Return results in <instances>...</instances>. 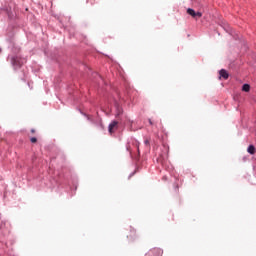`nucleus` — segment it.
<instances>
[{
    "instance_id": "1",
    "label": "nucleus",
    "mask_w": 256,
    "mask_h": 256,
    "mask_svg": "<svg viewBox=\"0 0 256 256\" xmlns=\"http://www.w3.org/2000/svg\"><path fill=\"white\" fill-rule=\"evenodd\" d=\"M162 254L161 248H152L146 253V256H161Z\"/></svg>"
},
{
    "instance_id": "2",
    "label": "nucleus",
    "mask_w": 256,
    "mask_h": 256,
    "mask_svg": "<svg viewBox=\"0 0 256 256\" xmlns=\"http://www.w3.org/2000/svg\"><path fill=\"white\" fill-rule=\"evenodd\" d=\"M187 13L188 15H190L191 17H193L194 19H201V17H203V13L201 12H195V10L188 8L187 9Z\"/></svg>"
},
{
    "instance_id": "3",
    "label": "nucleus",
    "mask_w": 256,
    "mask_h": 256,
    "mask_svg": "<svg viewBox=\"0 0 256 256\" xmlns=\"http://www.w3.org/2000/svg\"><path fill=\"white\" fill-rule=\"evenodd\" d=\"M13 67H21L23 65V61L18 56L12 57L11 59Z\"/></svg>"
},
{
    "instance_id": "4",
    "label": "nucleus",
    "mask_w": 256,
    "mask_h": 256,
    "mask_svg": "<svg viewBox=\"0 0 256 256\" xmlns=\"http://www.w3.org/2000/svg\"><path fill=\"white\" fill-rule=\"evenodd\" d=\"M117 125H119V122L113 121L108 128L109 133H114L117 129Z\"/></svg>"
},
{
    "instance_id": "5",
    "label": "nucleus",
    "mask_w": 256,
    "mask_h": 256,
    "mask_svg": "<svg viewBox=\"0 0 256 256\" xmlns=\"http://www.w3.org/2000/svg\"><path fill=\"white\" fill-rule=\"evenodd\" d=\"M137 237V232L135 229H130V234L127 235V238L130 239V241H133Z\"/></svg>"
},
{
    "instance_id": "6",
    "label": "nucleus",
    "mask_w": 256,
    "mask_h": 256,
    "mask_svg": "<svg viewBox=\"0 0 256 256\" xmlns=\"http://www.w3.org/2000/svg\"><path fill=\"white\" fill-rule=\"evenodd\" d=\"M219 74L223 79H229V73H227L225 69L220 70Z\"/></svg>"
},
{
    "instance_id": "7",
    "label": "nucleus",
    "mask_w": 256,
    "mask_h": 256,
    "mask_svg": "<svg viewBox=\"0 0 256 256\" xmlns=\"http://www.w3.org/2000/svg\"><path fill=\"white\" fill-rule=\"evenodd\" d=\"M242 91H244L245 93H249V91H251V86L249 84H244L242 86Z\"/></svg>"
},
{
    "instance_id": "8",
    "label": "nucleus",
    "mask_w": 256,
    "mask_h": 256,
    "mask_svg": "<svg viewBox=\"0 0 256 256\" xmlns=\"http://www.w3.org/2000/svg\"><path fill=\"white\" fill-rule=\"evenodd\" d=\"M247 152L250 153V155H255V146L250 145L247 149Z\"/></svg>"
},
{
    "instance_id": "9",
    "label": "nucleus",
    "mask_w": 256,
    "mask_h": 256,
    "mask_svg": "<svg viewBox=\"0 0 256 256\" xmlns=\"http://www.w3.org/2000/svg\"><path fill=\"white\" fill-rule=\"evenodd\" d=\"M116 117H119L120 115H123V108L117 106L116 107Z\"/></svg>"
},
{
    "instance_id": "10",
    "label": "nucleus",
    "mask_w": 256,
    "mask_h": 256,
    "mask_svg": "<svg viewBox=\"0 0 256 256\" xmlns=\"http://www.w3.org/2000/svg\"><path fill=\"white\" fill-rule=\"evenodd\" d=\"M30 141H31V143H37V138L32 137V138L30 139Z\"/></svg>"
},
{
    "instance_id": "11",
    "label": "nucleus",
    "mask_w": 256,
    "mask_h": 256,
    "mask_svg": "<svg viewBox=\"0 0 256 256\" xmlns=\"http://www.w3.org/2000/svg\"><path fill=\"white\" fill-rule=\"evenodd\" d=\"M149 123L150 125H153V121L151 119H149Z\"/></svg>"
},
{
    "instance_id": "12",
    "label": "nucleus",
    "mask_w": 256,
    "mask_h": 256,
    "mask_svg": "<svg viewBox=\"0 0 256 256\" xmlns=\"http://www.w3.org/2000/svg\"><path fill=\"white\" fill-rule=\"evenodd\" d=\"M31 133L34 134L35 133V129H31Z\"/></svg>"
},
{
    "instance_id": "13",
    "label": "nucleus",
    "mask_w": 256,
    "mask_h": 256,
    "mask_svg": "<svg viewBox=\"0 0 256 256\" xmlns=\"http://www.w3.org/2000/svg\"><path fill=\"white\" fill-rule=\"evenodd\" d=\"M145 143H146V145H147V143H149V141H148V140H146V141H145Z\"/></svg>"
}]
</instances>
